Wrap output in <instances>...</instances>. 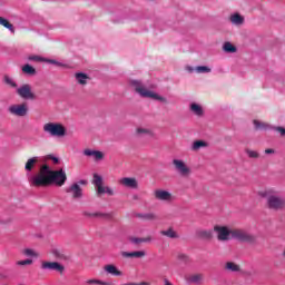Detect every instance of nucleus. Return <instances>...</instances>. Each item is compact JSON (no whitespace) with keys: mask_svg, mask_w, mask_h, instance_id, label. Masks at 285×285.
I'll return each mask as SVG.
<instances>
[{"mask_svg":"<svg viewBox=\"0 0 285 285\" xmlns=\"http://www.w3.org/2000/svg\"><path fill=\"white\" fill-rule=\"evenodd\" d=\"M68 181V176L63 169L52 170L48 164L41 165L38 173L29 179V184L35 188H48V186L61 187Z\"/></svg>","mask_w":285,"mask_h":285,"instance_id":"1","label":"nucleus"},{"mask_svg":"<svg viewBox=\"0 0 285 285\" xmlns=\"http://www.w3.org/2000/svg\"><path fill=\"white\" fill-rule=\"evenodd\" d=\"M130 86L134 88L135 92L145 99H155L156 101H161L163 104H168V100L154 91H150L144 86L140 80H130Z\"/></svg>","mask_w":285,"mask_h":285,"instance_id":"2","label":"nucleus"},{"mask_svg":"<svg viewBox=\"0 0 285 285\" xmlns=\"http://www.w3.org/2000/svg\"><path fill=\"white\" fill-rule=\"evenodd\" d=\"M42 130L51 137H66V127L61 122H47Z\"/></svg>","mask_w":285,"mask_h":285,"instance_id":"3","label":"nucleus"},{"mask_svg":"<svg viewBox=\"0 0 285 285\" xmlns=\"http://www.w3.org/2000/svg\"><path fill=\"white\" fill-rule=\"evenodd\" d=\"M92 184L96 188V193L98 197H101V195H106V194L109 195L110 197L115 195V189L104 186V178L100 175L94 174Z\"/></svg>","mask_w":285,"mask_h":285,"instance_id":"4","label":"nucleus"},{"mask_svg":"<svg viewBox=\"0 0 285 285\" xmlns=\"http://www.w3.org/2000/svg\"><path fill=\"white\" fill-rule=\"evenodd\" d=\"M267 207L271 210H284L285 208V198L272 195L267 197Z\"/></svg>","mask_w":285,"mask_h":285,"instance_id":"5","label":"nucleus"},{"mask_svg":"<svg viewBox=\"0 0 285 285\" xmlns=\"http://www.w3.org/2000/svg\"><path fill=\"white\" fill-rule=\"evenodd\" d=\"M232 237L238 242H246L247 244H253L255 242V236L248 234L244 229H232Z\"/></svg>","mask_w":285,"mask_h":285,"instance_id":"6","label":"nucleus"},{"mask_svg":"<svg viewBox=\"0 0 285 285\" xmlns=\"http://www.w3.org/2000/svg\"><path fill=\"white\" fill-rule=\"evenodd\" d=\"M214 233H216L218 242H228V239L232 237V229H228L226 226H214Z\"/></svg>","mask_w":285,"mask_h":285,"instance_id":"7","label":"nucleus"},{"mask_svg":"<svg viewBox=\"0 0 285 285\" xmlns=\"http://www.w3.org/2000/svg\"><path fill=\"white\" fill-rule=\"evenodd\" d=\"M8 111L10 115H13V117H26V115H28V104L23 102L11 105L8 108Z\"/></svg>","mask_w":285,"mask_h":285,"instance_id":"8","label":"nucleus"},{"mask_svg":"<svg viewBox=\"0 0 285 285\" xmlns=\"http://www.w3.org/2000/svg\"><path fill=\"white\" fill-rule=\"evenodd\" d=\"M40 268L41 271H56L57 273H60V275H62L63 271H66V267L59 262H48V261H42Z\"/></svg>","mask_w":285,"mask_h":285,"instance_id":"9","label":"nucleus"},{"mask_svg":"<svg viewBox=\"0 0 285 285\" xmlns=\"http://www.w3.org/2000/svg\"><path fill=\"white\" fill-rule=\"evenodd\" d=\"M173 166L175 170L180 174L181 177H188L191 173L190 167L186 165V163L181 159H174Z\"/></svg>","mask_w":285,"mask_h":285,"instance_id":"10","label":"nucleus"},{"mask_svg":"<svg viewBox=\"0 0 285 285\" xmlns=\"http://www.w3.org/2000/svg\"><path fill=\"white\" fill-rule=\"evenodd\" d=\"M17 92L21 99H37V96L32 92V87H30V85H23L17 90Z\"/></svg>","mask_w":285,"mask_h":285,"instance_id":"11","label":"nucleus"},{"mask_svg":"<svg viewBox=\"0 0 285 285\" xmlns=\"http://www.w3.org/2000/svg\"><path fill=\"white\" fill-rule=\"evenodd\" d=\"M66 193L71 195L72 199H81L83 197V189L79 183L72 184L69 188L66 189Z\"/></svg>","mask_w":285,"mask_h":285,"instance_id":"12","label":"nucleus"},{"mask_svg":"<svg viewBox=\"0 0 285 285\" xmlns=\"http://www.w3.org/2000/svg\"><path fill=\"white\" fill-rule=\"evenodd\" d=\"M154 197L159 202H173L175 197L170 194V191L164 189H157L154 193Z\"/></svg>","mask_w":285,"mask_h":285,"instance_id":"13","label":"nucleus"},{"mask_svg":"<svg viewBox=\"0 0 285 285\" xmlns=\"http://www.w3.org/2000/svg\"><path fill=\"white\" fill-rule=\"evenodd\" d=\"M121 257L125 259H139L141 257H146V252L138 250V252H121Z\"/></svg>","mask_w":285,"mask_h":285,"instance_id":"14","label":"nucleus"},{"mask_svg":"<svg viewBox=\"0 0 285 285\" xmlns=\"http://www.w3.org/2000/svg\"><path fill=\"white\" fill-rule=\"evenodd\" d=\"M119 184H121V186H125L126 188H134V189L138 188L139 186L136 178H129V177L121 178L119 180Z\"/></svg>","mask_w":285,"mask_h":285,"instance_id":"15","label":"nucleus"},{"mask_svg":"<svg viewBox=\"0 0 285 285\" xmlns=\"http://www.w3.org/2000/svg\"><path fill=\"white\" fill-rule=\"evenodd\" d=\"M104 271L108 273L109 275H114V277H121L124 273L117 268V266L109 264L104 267Z\"/></svg>","mask_w":285,"mask_h":285,"instance_id":"16","label":"nucleus"},{"mask_svg":"<svg viewBox=\"0 0 285 285\" xmlns=\"http://www.w3.org/2000/svg\"><path fill=\"white\" fill-rule=\"evenodd\" d=\"M160 235L168 237L169 239H179V234L175 232V228L168 227L165 230H160Z\"/></svg>","mask_w":285,"mask_h":285,"instance_id":"17","label":"nucleus"},{"mask_svg":"<svg viewBox=\"0 0 285 285\" xmlns=\"http://www.w3.org/2000/svg\"><path fill=\"white\" fill-rule=\"evenodd\" d=\"M37 164H39V157L29 158L24 165V170L27 173H32V170H35V166H37Z\"/></svg>","mask_w":285,"mask_h":285,"instance_id":"18","label":"nucleus"},{"mask_svg":"<svg viewBox=\"0 0 285 285\" xmlns=\"http://www.w3.org/2000/svg\"><path fill=\"white\" fill-rule=\"evenodd\" d=\"M83 155H86V157H94L96 160L104 159V153L99 150L85 149Z\"/></svg>","mask_w":285,"mask_h":285,"instance_id":"19","label":"nucleus"},{"mask_svg":"<svg viewBox=\"0 0 285 285\" xmlns=\"http://www.w3.org/2000/svg\"><path fill=\"white\" fill-rule=\"evenodd\" d=\"M196 237H198L199 239H213V230L210 229L197 230Z\"/></svg>","mask_w":285,"mask_h":285,"instance_id":"20","label":"nucleus"},{"mask_svg":"<svg viewBox=\"0 0 285 285\" xmlns=\"http://www.w3.org/2000/svg\"><path fill=\"white\" fill-rule=\"evenodd\" d=\"M224 268L225 271H227V273H239V271H242V267L237 265L235 262L225 263Z\"/></svg>","mask_w":285,"mask_h":285,"instance_id":"21","label":"nucleus"},{"mask_svg":"<svg viewBox=\"0 0 285 285\" xmlns=\"http://www.w3.org/2000/svg\"><path fill=\"white\" fill-rule=\"evenodd\" d=\"M77 83L80 86H86L88 83V80H90V77L83 72H78L75 75Z\"/></svg>","mask_w":285,"mask_h":285,"instance_id":"22","label":"nucleus"},{"mask_svg":"<svg viewBox=\"0 0 285 285\" xmlns=\"http://www.w3.org/2000/svg\"><path fill=\"white\" fill-rule=\"evenodd\" d=\"M229 20L234 26H242L244 23V17L239 13H234L229 17Z\"/></svg>","mask_w":285,"mask_h":285,"instance_id":"23","label":"nucleus"},{"mask_svg":"<svg viewBox=\"0 0 285 285\" xmlns=\"http://www.w3.org/2000/svg\"><path fill=\"white\" fill-rule=\"evenodd\" d=\"M136 217H138V219H144L145 222H154V219H157V216L153 213L136 214Z\"/></svg>","mask_w":285,"mask_h":285,"instance_id":"24","label":"nucleus"},{"mask_svg":"<svg viewBox=\"0 0 285 285\" xmlns=\"http://www.w3.org/2000/svg\"><path fill=\"white\" fill-rule=\"evenodd\" d=\"M136 135H138V137H144L146 135H148L149 137H154L155 134H153V130L148 129V128H137L136 129Z\"/></svg>","mask_w":285,"mask_h":285,"instance_id":"25","label":"nucleus"},{"mask_svg":"<svg viewBox=\"0 0 285 285\" xmlns=\"http://www.w3.org/2000/svg\"><path fill=\"white\" fill-rule=\"evenodd\" d=\"M0 26H3V28H7V30H10V32L14 33V26L8 21V19L0 17Z\"/></svg>","mask_w":285,"mask_h":285,"instance_id":"26","label":"nucleus"},{"mask_svg":"<svg viewBox=\"0 0 285 285\" xmlns=\"http://www.w3.org/2000/svg\"><path fill=\"white\" fill-rule=\"evenodd\" d=\"M51 255L56 257L57 259H60L61 262H66L68 259V256L61 252V249H52Z\"/></svg>","mask_w":285,"mask_h":285,"instance_id":"27","label":"nucleus"},{"mask_svg":"<svg viewBox=\"0 0 285 285\" xmlns=\"http://www.w3.org/2000/svg\"><path fill=\"white\" fill-rule=\"evenodd\" d=\"M206 146H208V144L206 141H204V140H196L191 145V150L197 151V150H199L202 148H206Z\"/></svg>","mask_w":285,"mask_h":285,"instance_id":"28","label":"nucleus"},{"mask_svg":"<svg viewBox=\"0 0 285 285\" xmlns=\"http://www.w3.org/2000/svg\"><path fill=\"white\" fill-rule=\"evenodd\" d=\"M190 110L194 112V115H197V117H202L204 115V109H202V106L197 104H191Z\"/></svg>","mask_w":285,"mask_h":285,"instance_id":"29","label":"nucleus"},{"mask_svg":"<svg viewBox=\"0 0 285 285\" xmlns=\"http://www.w3.org/2000/svg\"><path fill=\"white\" fill-rule=\"evenodd\" d=\"M22 72H24V75H30L31 77L37 75V69H35V67L30 66V65H24L22 67Z\"/></svg>","mask_w":285,"mask_h":285,"instance_id":"30","label":"nucleus"},{"mask_svg":"<svg viewBox=\"0 0 285 285\" xmlns=\"http://www.w3.org/2000/svg\"><path fill=\"white\" fill-rule=\"evenodd\" d=\"M223 50L224 52H237V47H235L233 43L230 42H225L223 46Z\"/></svg>","mask_w":285,"mask_h":285,"instance_id":"31","label":"nucleus"},{"mask_svg":"<svg viewBox=\"0 0 285 285\" xmlns=\"http://www.w3.org/2000/svg\"><path fill=\"white\" fill-rule=\"evenodd\" d=\"M245 153L249 157V159H259V153L253 149H246Z\"/></svg>","mask_w":285,"mask_h":285,"instance_id":"32","label":"nucleus"},{"mask_svg":"<svg viewBox=\"0 0 285 285\" xmlns=\"http://www.w3.org/2000/svg\"><path fill=\"white\" fill-rule=\"evenodd\" d=\"M96 217H100L101 219H112V214L96 212Z\"/></svg>","mask_w":285,"mask_h":285,"instance_id":"33","label":"nucleus"},{"mask_svg":"<svg viewBox=\"0 0 285 285\" xmlns=\"http://www.w3.org/2000/svg\"><path fill=\"white\" fill-rule=\"evenodd\" d=\"M177 259L183 262V264H188L190 262V257L186 254H178Z\"/></svg>","mask_w":285,"mask_h":285,"instance_id":"34","label":"nucleus"},{"mask_svg":"<svg viewBox=\"0 0 285 285\" xmlns=\"http://www.w3.org/2000/svg\"><path fill=\"white\" fill-rule=\"evenodd\" d=\"M254 126L256 130H262L264 128H268V125L266 122H261L259 120H254Z\"/></svg>","mask_w":285,"mask_h":285,"instance_id":"35","label":"nucleus"},{"mask_svg":"<svg viewBox=\"0 0 285 285\" xmlns=\"http://www.w3.org/2000/svg\"><path fill=\"white\" fill-rule=\"evenodd\" d=\"M23 254L27 255V257H39V253L30 248L24 249Z\"/></svg>","mask_w":285,"mask_h":285,"instance_id":"36","label":"nucleus"},{"mask_svg":"<svg viewBox=\"0 0 285 285\" xmlns=\"http://www.w3.org/2000/svg\"><path fill=\"white\" fill-rule=\"evenodd\" d=\"M86 284L92 285V284H98V285H110L108 282L99 281V279H88Z\"/></svg>","mask_w":285,"mask_h":285,"instance_id":"37","label":"nucleus"},{"mask_svg":"<svg viewBox=\"0 0 285 285\" xmlns=\"http://www.w3.org/2000/svg\"><path fill=\"white\" fill-rule=\"evenodd\" d=\"M16 264L17 266H30L32 265V259L28 258L24 261H18Z\"/></svg>","mask_w":285,"mask_h":285,"instance_id":"38","label":"nucleus"},{"mask_svg":"<svg viewBox=\"0 0 285 285\" xmlns=\"http://www.w3.org/2000/svg\"><path fill=\"white\" fill-rule=\"evenodd\" d=\"M196 72H198V73L210 72V68H208L206 66H198V67H196Z\"/></svg>","mask_w":285,"mask_h":285,"instance_id":"39","label":"nucleus"},{"mask_svg":"<svg viewBox=\"0 0 285 285\" xmlns=\"http://www.w3.org/2000/svg\"><path fill=\"white\" fill-rule=\"evenodd\" d=\"M202 279H204V275L202 274H195L191 276V282H194L195 284L202 282Z\"/></svg>","mask_w":285,"mask_h":285,"instance_id":"40","label":"nucleus"},{"mask_svg":"<svg viewBox=\"0 0 285 285\" xmlns=\"http://www.w3.org/2000/svg\"><path fill=\"white\" fill-rule=\"evenodd\" d=\"M129 242H131V244L139 245V244H144V238L130 237V238H129Z\"/></svg>","mask_w":285,"mask_h":285,"instance_id":"41","label":"nucleus"},{"mask_svg":"<svg viewBox=\"0 0 285 285\" xmlns=\"http://www.w3.org/2000/svg\"><path fill=\"white\" fill-rule=\"evenodd\" d=\"M29 61H46V59L39 56H30Z\"/></svg>","mask_w":285,"mask_h":285,"instance_id":"42","label":"nucleus"},{"mask_svg":"<svg viewBox=\"0 0 285 285\" xmlns=\"http://www.w3.org/2000/svg\"><path fill=\"white\" fill-rule=\"evenodd\" d=\"M6 83H8L9 86H12V88H17V83H14V81H12V79H10V77H6L4 78Z\"/></svg>","mask_w":285,"mask_h":285,"instance_id":"43","label":"nucleus"},{"mask_svg":"<svg viewBox=\"0 0 285 285\" xmlns=\"http://www.w3.org/2000/svg\"><path fill=\"white\" fill-rule=\"evenodd\" d=\"M82 215L83 217H89V218L97 217L96 213H90V212H83Z\"/></svg>","mask_w":285,"mask_h":285,"instance_id":"44","label":"nucleus"},{"mask_svg":"<svg viewBox=\"0 0 285 285\" xmlns=\"http://www.w3.org/2000/svg\"><path fill=\"white\" fill-rule=\"evenodd\" d=\"M150 242H153V236L142 237V244H150Z\"/></svg>","mask_w":285,"mask_h":285,"instance_id":"45","label":"nucleus"},{"mask_svg":"<svg viewBox=\"0 0 285 285\" xmlns=\"http://www.w3.org/2000/svg\"><path fill=\"white\" fill-rule=\"evenodd\" d=\"M47 159H51V161H53V164H59V158L52 156V155H48Z\"/></svg>","mask_w":285,"mask_h":285,"instance_id":"46","label":"nucleus"},{"mask_svg":"<svg viewBox=\"0 0 285 285\" xmlns=\"http://www.w3.org/2000/svg\"><path fill=\"white\" fill-rule=\"evenodd\" d=\"M275 130H277V132H281V135H285V128L284 127H276Z\"/></svg>","mask_w":285,"mask_h":285,"instance_id":"47","label":"nucleus"},{"mask_svg":"<svg viewBox=\"0 0 285 285\" xmlns=\"http://www.w3.org/2000/svg\"><path fill=\"white\" fill-rule=\"evenodd\" d=\"M275 149H265V155H274Z\"/></svg>","mask_w":285,"mask_h":285,"instance_id":"48","label":"nucleus"},{"mask_svg":"<svg viewBox=\"0 0 285 285\" xmlns=\"http://www.w3.org/2000/svg\"><path fill=\"white\" fill-rule=\"evenodd\" d=\"M81 185V186H86V184H88V181H86V180H80L79 183H78V185Z\"/></svg>","mask_w":285,"mask_h":285,"instance_id":"49","label":"nucleus"},{"mask_svg":"<svg viewBox=\"0 0 285 285\" xmlns=\"http://www.w3.org/2000/svg\"><path fill=\"white\" fill-rule=\"evenodd\" d=\"M49 63H57V61H55V60H49Z\"/></svg>","mask_w":285,"mask_h":285,"instance_id":"50","label":"nucleus"},{"mask_svg":"<svg viewBox=\"0 0 285 285\" xmlns=\"http://www.w3.org/2000/svg\"><path fill=\"white\" fill-rule=\"evenodd\" d=\"M189 72H193V68H189Z\"/></svg>","mask_w":285,"mask_h":285,"instance_id":"51","label":"nucleus"}]
</instances>
